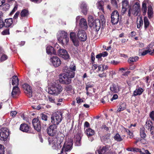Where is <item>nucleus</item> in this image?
Wrapping results in <instances>:
<instances>
[{
	"mask_svg": "<svg viewBox=\"0 0 154 154\" xmlns=\"http://www.w3.org/2000/svg\"><path fill=\"white\" fill-rule=\"evenodd\" d=\"M152 126V123L151 121L148 120L146 122V127L148 130H150Z\"/></svg>",
	"mask_w": 154,
	"mask_h": 154,
	"instance_id": "obj_41",
	"label": "nucleus"
},
{
	"mask_svg": "<svg viewBox=\"0 0 154 154\" xmlns=\"http://www.w3.org/2000/svg\"><path fill=\"white\" fill-rule=\"evenodd\" d=\"M63 137H58L57 139L56 144L57 149H60L61 147L62 144H63Z\"/></svg>",
	"mask_w": 154,
	"mask_h": 154,
	"instance_id": "obj_29",
	"label": "nucleus"
},
{
	"mask_svg": "<svg viewBox=\"0 0 154 154\" xmlns=\"http://www.w3.org/2000/svg\"><path fill=\"white\" fill-rule=\"evenodd\" d=\"M82 11L84 15H86L88 10L87 8V5L84 2H82L80 6Z\"/></svg>",
	"mask_w": 154,
	"mask_h": 154,
	"instance_id": "obj_25",
	"label": "nucleus"
},
{
	"mask_svg": "<svg viewBox=\"0 0 154 154\" xmlns=\"http://www.w3.org/2000/svg\"><path fill=\"white\" fill-rule=\"evenodd\" d=\"M101 140L102 142L104 143H109L110 142V135L109 134H107L105 136H103L101 138Z\"/></svg>",
	"mask_w": 154,
	"mask_h": 154,
	"instance_id": "obj_28",
	"label": "nucleus"
},
{
	"mask_svg": "<svg viewBox=\"0 0 154 154\" xmlns=\"http://www.w3.org/2000/svg\"><path fill=\"white\" fill-rule=\"evenodd\" d=\"M69 41V38L68 36L62 39H60L59 42L63 45H67Z\"/></svg>",
	"mask_w": 154,
	"mask_h": 154,
	"instance_id": "obj_30",
	"label": "nucleus"
},
{
	"mask_svg": "<svg viewBox=\"0 0 154 154\" xmlns=\"http://www.w3.org/2000/svg\"><path fill=\"white\" fill-rule=\"evenodd\" d=\"M81 137L79 134H77L74 136V140L75 144L77 146H79L81 144Z\"/></svg>",
	"mask_w": 154,
	"mask_h": 154,
	"instance_id": "obj_27",
	"label": "nucleus"
},
{
	"mask_svg": "<svg viewBox=\"0 0 154 154\" xmlns=\"http://www.w3.org/2000/svg\"><path fill=\"white\" fill-rule=\"evenodd\" d=\"M89 25L91 27L94 28L97 31H98L100 26V21L98 20H96L95 21L92 22Z\"/></svg>",
	"mask_w": 154,
	"mask_h": 154,
	"instance_id": "obj_15",
	"label": "nucleus"
},
{
	"mask_svg": "<svg viewBox=\"0 0 154 154\" xmlns=\"http://www.w3.org/2000/svg\"><path fill=\"white\" fill-rule=\"evenodd\" d=\"M121 129L122 131L124 133H126L128 134L130 136V138H132L133 137V133L130 131L127 128H125L123 126H121Z\"/></svg>",
	"mask_w": 154,
	"mask_h": 154,
	"instance_id": "obj_26",
	"label": "nucleus"
},
{
	"mask_svg": "<svg viewBox=\"0 0 154 154\" xmlns=\"http://www.w3.org/2000/svg\"><path fill=\"white\" fill-rule=\"evenodd\" d=\"M104 2L103 1L101 0H98L96 4L98 8L102 11H103V5Z\"/></svg>",
	"mask_w": 154,
	"mask_h": 154,
	"instance_id": "obj_31",
	"label": "nucleus"
},
{
	"mask_svg": "<svg viewBox=\"0 0 154 154\" xmlns=\"http://www.w3.org/2000/svg\"><path fill=\"white\" fill-rule=\"evenodd\" d=\"M49 143L50 145H53V146H56L55 141L54 142L53 140L51 139L49 140Z\"/></svg>",
	"mask_w": 154,
	"mask_h": 154,
	"instance_id": "obj_61",
	"label": "nucleus"
},
{
	"mask_svg": "<svg viewBox=\"0 0 154 154\" xmlns=\"http://www.w3.org/2000/svg\"><path fill=\"white\" fill-rule=\"evenodd\" d=\"M139 141H140L141 143H143V144H145L146 143V141L145 140H138L134 142V143L135 144H136Z\"/></svg>",
	"mask_w": 154,
	"mask_h": 154,
	"instance_id": "obj_57",
	"label": "nucleus"
},
{
	"mask_svg": "<svg viewBox=\"0 0 154 154\" xmlns=\"http://www.w3.org/2000/svg\"><path fill=\"white\" fill-rule=\"evenodd\" d=\"M57 126L56 125H51L47 129V133L49 135L53 136L57 132Z\"/></svg>",
	"mask_w": 154,
	"mask_h": 154,
	"instance_id": "obj_8",
	"label": "nucleus"
},
{
	"mask_svg": "<svg viewBox=\"0 0 154 154\" xmlns=\"http://www.w3.org/2000/svg\"><path fill=\"white\" fill-rule=\"evenodd\" d=\"M124 104H122L119 106V108L118 109L117 111L120 112L122 111L125 108V107L123 106Z\"/></svg>",
	"mask_w": 154,
	"mask_h": 154,
	"instance_id": "obj_47",
	"label": "nucleus"
},
{
	"mask_svg": "<svg viewBox=\"0 0 154 154\" xmlns=\"http://www.w3.org/2000/svg\"><path fill=\"white\" fill-rule=\"evenodd\" d=\"M140 2L138 1L134 2L133 6H130V7L128 13L129 16H131V14L135 16H137L140 11Z\"/></svg>",
	"mask_w": 154,
	"mask_h": 154,
	"instance_id": "obj_4",
	"label": "nucleus"
},
{
	"mask_svg": "<svg viewBox=\"0 0 154 154\" xmlns=\"http://www.w3.org/2000/svg\"><path fill=\"white\" fill-rule=\"evenodd\" d=\"M12 84L15 85V86H18L19 85V80L16 75H14L12 77Z\"/></svg>",
	"mask_w": 154,
	"mask_h": 154,
	"instance_id": "obj_32",
	"label": "nucleus"
},
{
	"mask_svg": "<svg viewBox=\"0 0 154 154\" xmlns=\"http://www.w3.org/2000/svg\"><path fill=\"white\" fill-rule=\"evenodd\" d=\"M98 76L100 78H102L106 77V73L103 72L101 74H99Z\"/></svg>",
	"mask_w": 154,
	"mask_h": 154,
	"instance_id": "obj_56",
	"label": "nucleus"
},
{
	"mask_svg": "<svg viewBox=\"0 0 154 154\" xmlns=\"http://www.w3.org/2000/svg\"><path fill=\"white\" fill-rule=\"evenodd\" d=\"M7 58L8 57L6 55L3 54L1 56L0 59L1 61H3L6 60Z\"/></svg>",
	"mask_w": 154,
	"mask_h": 154,
	"instance_id": "obj_52",
	"label": "nucleus"
},
{
	"mask_svg": "<svg viewBox=\"0 0 154 154\" xmlns=\"http://www.w3.org/2000/svg\"><path fill=\"white\" fill-rule=\"evenodd\" d=\"M22 87L25 90V92L29 97H31L32 96V91L31 87L27 84L22 85Z\"/></svg>",
	"mask_w": 154,
	"mask_h": 154,
	"instance_id": "obj_11",
	"label": "nucleus"
},
{
	"mask_svg": "<svg viewBox=\"0 0 154 154\" xmlns=\"http://www.w3.org/2000/svg\"><path fill=\"white\" fill-rule=\"evenodd\" d=\"M20 129L23 132H29V127L26 124H22L20 125Z\"/></svg>",
	"mask_w": 154,
	"mask_h": 154,
	"instance_id": "obj_19",
	"label": "nucleus"
},
{
	"mask_svg": "<svg viewBox=\"0 0 154 154\" xmlns=\"http://www.w3.org/2000/svg\"><path fill=\"white\" fill-rule=\"evenodd\" d=\"M17 114V112L16 111H12L11 112V115L13 117H14Z\"/></svg>",
	"mask_w": 154,
	"mask_h": 154,
	"instance_id": "obj_62",
	"label": "nucleus"
},
{
	"mask_svg": "<svg viewBox=\"0 0 154 154\" xmlns=\"http://www.w3.org/2000/svg\"><path fill=\"white\" fill-rule=\"evenodd\" d=\"M100 21H101L102 23L104 24L105 23L106 21L103 15H102L100 16Z\"/></svg>",
	"mask_w": 154,
	"mask_h": 154,
	"instance_id": "obj_55",
	"label": "nucleus"
},
{
	"mask_svg": "<svg viewBox=\"0 0 154 154\" xmlns=\"http://www.w3.org/2000/svg\"><path fill=\"white\" fill-rule=\"evenodd\" d=\"M110 148V146L108 145L100 147L97 150L99 154H103L107 151Z\"/></svg>",
	"mask_w": 154,
	"mask_h": 154,
	"instance_id": "obj_17",
	"label": "nucleus"
},
{
	"mask_svg": "<svg viewBox=\"0 0 154 154\" xmlns=\"http://www.w3.org/2000/svg\"><path fill=\"white\" fill-rule=\"evenodd\" d=\"M138 57L137 56L131 57L128 59V62L129 63L135 62L138 60Z\"/></svg>",
	"mask_w": 154,
	"mask_h": 154,
	"instance_id": "obj_42",
	"label": "nucleus"
},
{
	"mask_svg": "<svg viewBox=\"0 0 154 154\" xmlns=\"http://www.w3.org/2000/svg\"><path fill=\"white\" fill-rule=\"evenodd\" d=\"M101 129H103L104 130L106 131H108L109 130V128L108 127L106 126V125L105 124H103L100 127Z\"/></svg>",
	"mask_w": 154,
	"mask_h": 154,
	"instance_id": "obj_53",
	"label": "nucleus"
},
{
	"mask_svg": "<svg viewBox=\"0 0 154 154\" xmlns=\"http://www.w3.org/2000/svg\"><path fill=\"white\" fill-rule=\"evenodd\" d=\"M32 123L34 128L38 131H39L41 129V125L38 119H34L32 120Z\"/></svg>",
	"mask_w": 154,
	"mask_h": 154,
	"instance_id": "obj_12",
	"label": "nucleus"
},
{
	"mask_svg": "<svg viewBox=\"0 0 154 154\" xmlns=\"http://www.w3.org/2000/svg\"><path fill=\"white\" fill-rule=\"evenodd\" d=\"M122 7L126 8L128 5V3L127 0H124L122 2Z\"/></svg>",
	"mask_w": 154,
	"mask_h": 154,
	"instance_id": "obj_48",
	"label": "nucleus"
},
{
	"mask_svg": "<svg viewBox=\"0 0 154 154\" xmlns=\"http://www.w3.org/2000/svg\"><path fill=\"white\" fill-rule=\"evenodd\" d=\"M46 52L48 54H56V52L54 48L51 46H48L46 49Z\"/></svg>",
	"mask_w": 154,
	"mask_h": 154,
	"instance_id": "obj_20",
	"label": "nucleus"
},
{
	"mask_svg": "<svg viewBox=\"0 0 154 154\" xmlns=\"http://www.w3.org/2000/svg\"><path fill=\"white\" fill-rule=\"evenodd\" d=\"M2 34L4 35L9 34V30L8 29H6L3 31L2 32Z\"/></svg>",
	"mask_w": 154,
	"mask_h": 154,
	"instance_id": "obj_54",
	"label": "nucleus"
},
{
	"mask_svg": "<svg viewBox=\"0 0 154 154\" xmlns=\"http://www.w3.org/2000/svg\"><path fill=\"white\" fill-rule=\"evenodd\" d=\"M140 135L141 137L143 139L145 138L146 136V135L143 129L140 130Z\"/></svg>",
	"mask_w": 154,
	"mask_h": 154,
	"instance_id": "obj_45",
	"label": "nucleus"
},
{
	"mask_svg": "<svg viewBox=\"0 0 154 154\" xmlns=\"http://www.w3.org/2000/svg\"><path fill=\"white\" fill-rule=\"evenodd\" d=\"M151 51V49H148L146 50H144V51H143L142 52H141V50H139V54L141 56H144L146 54L148 53H150Z\"/></svg>",
	"mask_w": 154,
	"mask_h": 154,
	"instance_id": "obj_37",
	"label": "nucleus"
},
{
	"mask_svg": "<svg viewBox=\"0 0 154 154\" xmlns=\"http://www.w3.org/2000/svg\"><path fill=\"white\" fill-rule=\"evenodd\" d=\"M2 9L4 11H6L10 7V5L8 4H4L1 6Z\"/></svg>",
	"mask_w": 154,
	"mask_h": 154,
	"instance_id": "obj_43",
	"label": "nucleus"
},
{
	"mask_svg": "<svg viewBox=\"0 0 154 154\" xmlns=\"http://www.w3.org/2000/svg\"><path fill=\"white\" fill-rule=\"evenodd\" d=\"M133 152H139L141 154H145L141 151V149L138 148H133Z\"/></svg>",
	"mask_w": 154,
	"mask_h": 154,
	"instance_id": "obj_46",
	"label": "nucleus"
},
{
	"mask_svg": "<svg viewBox=\"0 0 154 154\" xmlns=\"http://www.w3.org/2000/svg\"><path fill=\"white\" fill-rule=\"evenodd\" d=\"M20 92V89L18 86L14 87L11 92V95L13 97H15L16 95L19 94Z\"/></svg>",
	"mask_w": 154,
	"mask_h": 154,
	"instance_id": "obj_24",
	"label": "nucleus"
},
{
	"mask_svg": "<svg viewBox=\"0 0 154 154\" xmlns=\"http://www.w3.org/2000/svg\"><path fill=\"white\" fill-rule=\"evenodd\" d=\"M114 139L117 142H121L123 140V139L121 137L119 133H117L113 137Z\"/></svg>",
	"mask_w": 154,
	"mask_h": 154,
	"instance_id": "obj_35",
	"label": "nucleus"
},
{
	"mask_svg": "<svg viewBox=\"0 0 154 154\" xmlns=\"http://www.w3.org/2000/svg\"><path fill=\"white\" fill-rule=\"evenodd\" d=\"M144 90L143 88L139 87H137L136 89L134 91L133 95L134 96L141 95Z\"/></svg>",
	"mask_w": 154,
	"mask_h": 154,
	"instance_id": "obj_16",
	"label": "nucleus"
},
{
	"mask_svg": "<svg viewBox=\"0 0 154 154\" xmlns=\"http://www.w3.org/2000/svg\"><path fill=\"white\" fill-rule=\"evenodd\" d=\"M119 20V14L117 11H113L111 14V21L113 24H117Z\"/></svg>",
	"mask_w": 154,
	"mask_h": 154,
	"instance_id": "obj_7",
	"label": "nucleus"
},
{
	"mask_svg": "<svg viewBox=\"0 0 154 154\" xmlns=\"http://www.w3.org/2000/svg\"><path fill=\"white\" fill-rule=\"evenodd\" d=\"M13 25V20L12 18L6 19L5 20L4 25L6 27L11 26Z\"/></svg>",
	"mask_w": 154,
	"mask_h": 154,
	"instance_id": "obj_23",
	"label": "nucleus"
},
{
	"mask_svg": "<svg viewBox=\"0 0 154 154\" xmlns=\"http://www.w3.org/2000/svg\"><path fill=\"white\" fill-rule=\"evenodd\" d=\"M18 7V5L16 3L15 4V6L14 8L10 13V15H12L14 14V13L17 10Z\"/></svg>",
	"mask_w": 154,
	"mask_h": 154,
	"instance_id": "obj_49",
	"label": "nucleus"
},
{
	"mask_svg": "<svg viewBox=\"0 0 154 154\" xmlns=\"http://www.w3.org/2000/svg\"><path fill=\"white\" fill-rule=\"evenodd\" d=\"M29 14L28 11L26 9L23 10L20 13L21 19L24 17H26Z\"/></svg>",
	"mask_w": 154,
	"mask_h": 154,
	"instance_id": "obj_40",
	"label": "nucleus"
},
{
	"mask_svg": "<svg viewBox=\"0 0 154 154\" xmlns=\"http://www.w3.org/2000/svg\"><path fill=\"white\" fill-rule=\"evenodd\" d=\"M41 119L43 120H44L45 121H47L48 119V116H47L44 114H41Z\"/></svg>",
	"mask_w": 154,
	"mask_h": 154,
	"instance_id": "obj_50",
	"label": "nucleus"
},
{
	"mask_svg": "<svg viewBox=\"0 0 154 154\" xmlns=\"http://www.w3.org/2000/svg\"><path fill=\"white\" fill-rule=\"evenodd\" d=\"M50 62L55 67H57L59 66L61 63V61L60 59L57 57H53L51 58Z\"/></svg>",
	"mask_w": 154,
	"mask_h": 154,
	"instance_id": "obj_9",
	"label": "nucleus"
},
{
	"mask_svg": "<svg viewBox=\"0 0 154 154\" xmlns=\"http://www.w3.org/2000/svg\"><path fill=\"white\" fill-rule=\"evenodd\" d=\"M49 100L51 103H54L55 99L52 97H48Z\"/></svg>",
	"mask_w": 154,
	"mask_h": 154,
	"instance_id": "obj_63",
	"label": "nucleus"
},
{
	"mask_svg": "<svg viewBox=\"0 0 154 154\" xmlns=\"http://www.w3.org/2000/svg\"><path fill=\"white\" fill-rule=\"evenodd\" d=\"M118 97V95L117 94H114L113 95L112 98L111 99V101H112L114 100H116Z\"/></svg>",
	"mask_w": 154,
	"mask_h": 154,
	"instance_id": "obj_60",
	"label": "nucleus"
},
{
	"mask_svg": "<svg viewBox=\"0 0 154 154\" xmlns=\"http://www.w3.org/2000/svg\"><path fill=\"white\" fill-rule=\"evenodd\" d=\"M79 25L82 28L85 29L87 28V23L86 20L84 18H82L80 20Z\"/></svg>",
	"mask_w": 154,
	"mask_h": 154,
	"instance_id": "obj_21",
	"label": "nucleus"
},
{
	"mask_svg": "<svg viewBox=\"0 0 154 154\" xmlns=\"http://www.w3.org/2000/svg\"><path fill=\"white\" fill-rule=\"evenodd\" d=\"M70 38L75 46L77 47L79 46V42L77 38L75 33V32H71L70 33Z\"/></svg>",
	"mask_w": 154,
	"mask_h": 154,
	"instance_id": "obj_13",
	"label": "nucleus"
},
{
	"mask_svg": "<svg viewBox=\"0 0 154 154\" xmlns=\"http://www.w3.org/2000/svg\"><path fill=\"white\" fill-rule=\"evenodd\" d=\"M62 118V113L60 112H57L53 114L51 116V123L57 126L61 122Z\"/></svg>",
	"mask_w": 154,
	"mask_h": 154,
	"instance_id": "obj_3",
	"label": "nucleus"
},
{
	"mask_svg": "<svg viewBox=\"0 0 154 154\" xmlns=\"http://www.w3.org/2000/svg\"><path fill=\"white\" fill-rule=\"evenodd\" d=\"M88 20H89V24L90 25L91 24V23L93 21V17L91 16H90L88 17Z\"/></svg>",
	"mask_w": 154,
	"mask_h": 154,
	"instance_id": "obj_64",
	"label": "nucleus"
},
{
	"mask_svg": "<svg viewBox=\"0 0 154 154\" xmlns=\"http://www.w3.org/2000/svg\"><path fill=\"white\" fill-rule=\"evenodd\" d=\"M72 139H70L66 140L64 143L60 153L58 154H67L66 152L69 151L72 149Z\"/></svg>",
	"mask_w": 154,
	"mask_h": 154,
	"instance_id": "obj_5",
	"label": "nucleus"
},
{
	"mask_svg": "<svg viewBox=\"0 0 154 154\" xmlns=\"http://www.w3.org/2000/svg\"><path fill=\"white\" fill-rule=\"evenodd\" d=\"M85 133L88 137L94 135L95 133L94 130L90 128L86 129L85 130Z\"/></svg>",
	"mask_w": 154,
	"mask_h": 154,
	"instance_id": "obj_33",
	"label": "nucleus"
},
{
	"mask_svg": "<svg viewBox=\"0 0 154 154\" xmlns=\"http://www.w3.org/2000/svg\"><path fill=\"white\" fill-rule=\"evenodd\" d=\"M69 69L71 70V71H69L68 70V71H67V72H70L72 71L73 72H74V71H75V66L74 65L73 63L71 64L70 66Z\"/></svg>",
	"mask_w": 154,
	"mask_h": 154,
	"instance_id": "obj_44",
	"label": "nucleus"
},
{
	"mask_svg": "<svg viewBox=\"0 0 154 154\" xmlns=\"http://www.w3.org/2000/svg\"><path fill=\"white\" fill-rule=\"evenodd\" d=\"M78 37L81 41H85L87 39V35L84 30H79L78 33Z\"/></svg>",
	"mask_w": 154,
	"mask_h": 154,
	"instance_id": "obj_14",
	"label": "nucleus"
},
{
	"mask_svg": "<svg viewBox=\"0 0 154 154\" xmlns=\"http://www.w3.org/2000/svg\"><path fill=\"white\" fill-rule=\"evenodd\" d=\"M148 14L149 18L152 17L153 15V11L152 6L151 5L148 6Z\"/></svg>",
	"mask_w": 154,
	"mask_h": 154,
	"instance_id": "obj_34",
	"label": "nucleus"
},
{
	"mask_svg": "<svg viewBox=\"0 0 154 154\" xmlns=\"http://www.w3.org/2000/svg\"><path fill=\"white\" fill-rule=\"evenodd\" d=\"M144 24V28L145 29H146L149 26V22L148 18L145 17H144L143 19Z\"/></svg>",
	"mask_w": 154,
	"mask_h": 154,
	"instance_id": "obj_38",
	"label": "nucleus"
},
{
	"mask_svg": "<svg viewBox=\"0 0 154 154\" xmlns=\"http://www.w3.org/2000/svg\"><path fill=\"white\" fill-rule=\"evenodd\" d=\"M67 74H61L59 75V79L60 83L62 84H69L71 82V79L74 77L75 72L73 71H66Z\"/></svg>",
	"mask_w": 154,
	"mask_h": 154,
	"instance_id": "obj_1",
	"label": "nucleus"
},
{
	"mask_svg": "<svg viewBox=\"0 0 154 154\" xmlns=\"http://www.w3.org/2000/svg\"><path fill=\"white\" fill-rule=\"evenodd\" d=\"M110 90L114 93H117L119 91L118 87L115 85H112L110 87Z\"/></svg>",
	"mask_w": 154,
	"mask_h": 154,
	"instance_id": "obj_39",
	"label": "nucleus"
},
{
	"mask_svg": "<svg viewBox=\"0 0 154 154\" xmlns=\"http://www.w3.org/2000/svg\"><path fill=\"white\" fill-rule=\"evenodd\" d=\"M68 36L66 32L64 31H59L57 34V37L58 41L60 40V39L62 38Z\"/></svg>",
	"mask_w": 154,
	"mask_h": 154,
	"instance_id": "obj_18",
	"label": "nucleus"
},
{
	"mask_svg": "<svg viewBox=\"0 0 154 154\" xmlns=\"http://www.w3.org/2000/svg\"><path fill=\"white\" fill-rule=\"evenodd\" d=\"M58 54L60 57L66 60L68 59L69 57L67 51L64 49H60L58 51Z\"/></svg>",
	"mask_w": 154,
	"mask_h": 154,
	"instance_id": "obj_10",
	"label": "nucleus"
},
{
	"mask_svg": "<svg viewBox=\"0 0 154 154\" xmlns=\"http://www.w3.org/2000/svg\"><path fill=\"white\" fill-rule=\"evenodd\" d=\"M149 116L151 119L154 121V111H152L149 114Z\"/></svg>",
	"mask_w": 154,
	"mask_h": 154,
	"instance_id": "obj_58",
	"label": "nucleus"
},
{
	"mask_svg": "<svg viewBox=\"0 0 154 154\" xmlns=\"http://www.w3.org/2000/svg\"><path fill=\"white\" fill-rule=\"evenodd\" d=\"M108 99V97L107 96H105L101 100V102L103 103H105L106 101H108V100H106Z\"/></svg>",
	"mask_w": 154,
	"mask_h": 154,
	"instance_id": "obj_59",
	"label": "nucleus"
},
{
	"mask_svg": "<svg viewBox=\"0 0 154 154\" xmlns=\"http://www.w3.org/2000/svg\"><path fill=\"white\" fill-rule=\"evenodd\" d=\"M9 131L7 128H4L0 130V140L5 141L8 138L9 135Z\"/></svg>",
	"mask_w": 154,
	"mask_h": 154,
	"instance_id": "obj_6",
	"label": "nucleus"
},
{
	"mask_svg": "<svg viewBox=\"0 0 154 154\" xmlns=\"http://www.w3.org/2000/svg\"><path fill=\"white\" fill-rule=\"evenodd\" d=\"M143 21L142 18L140 17L139 18H138L137 19V28H139L143 25Z\"/></svg>",
	"mask_w": 154,
	"mask_h": 154,
	"instance_id": "obj_36",
	"label": "nucleus"
},
{
	"mask_svg": "<svg viewBox=\"0 0 154 154\" xmlns=\"http://www.w3.org/2000/svg\"><path fill=\"white\" fill-rule=\"evenodd\" d=\"M4 152L5 149L4 146L0 144V154H4Z\"/></svg>",
	"mask_w": 154,
	"mask_h": 154,
	"instance_id": "obj_51",
	"label": "nucleus"
},
{
	"mask_svg": "<svg viewBox=\"0 0 154 154\" xmlns=\"http://www.w3.org/2000/svg\"><path fill=\"white\" fill-rule=\"evenodd\" d=\"M148 2V0H144L142 3V11L144 15H145L146 13L147 10L146 5Z\"/></svg>",
	"mask_w": 154,
	"mask_h": 154,
	"instance_id": "obj_22",
	"label": "nucleus"
},
{
	"mask_svg": "<svg viewBox=\"0 0 154 154\" xmlns=\"http://www.w3.org/2000/svg\"><path fill=\"white\" fill-rule=\"evenodd\" d=\"M63 88L60 84L54 82L48 89V93L51 94L57 95L62 91Z\"/></svg>",
	"mask_w": 154,
	"mask_h": 154,
	"instance_id": "obj_2",
	"label": "nucleus"
}]
</instances>
